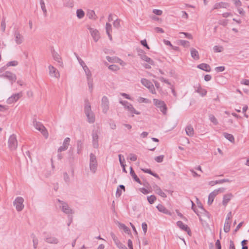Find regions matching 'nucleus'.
<instances>
[{"mask_svg": "<svg viewBox=\"0 0 249 249\" xmlns=\"http://www.w3.org/2000/svg\"><path fill=\"white\" fill-rule=\"evenodd\" d=\"M84 111L89 123H93L95 122V116L91 111L90 103L88 100H85Z\"/></svg>", "mask_w": 249, "mask_h": 249, "instance_id": "nucleus-1", "label": "nucleus"}, {"mask_svg": "<svg viewBox=\"0 0 249 249\" xmlns=\"http://www.w3.org/2000/svg\"><path fill=\"white\" fill-rule=\"evenodd\" d=\"M33 125L38 130L40 131L44 137L47 139L48 137V133L44 126L40 122L34 120Z\"/></svg>", "mask_w": 249, "mask_h": 249, "instance_id": "nucleus-2", "label": "nucleus"}, {"mask_svg": "<svg viewBox=\"0 0 249 249\" xmlns=\"http://www.w3.org/2000/svg\"><path fill=\"white\" fill-rule=\"evenodd\" d=\"M89 168L93 173L96 172L97 168V161L96 156L93 153L90 154Z\"/></svg>", "mask_w": 249, "mask_h": 249, "instance_id": "nucleus-3", "label": "nucleus"}, {"mask_svg": "<svg viewBox=\"0 0 249 249\" xmlns=\"http://www.w3.org/2000/svg\"><path fill=\"white\" fill-rule=\"evenodd\" d=\"M8 147L11 150H15L18 146V141L16 135H11L8 141Z\"/></svg>", "mask_w": 249, "mask_h": 249, "instance_id": "nucleus-4", "label": "nucleus"}, {"mask_svg": "<svg viewBox=\"0 0 249 249\" xmlns=\"http://www.w3.org/2000/svg\"><path fill=\"white\" fill-rule=\"evenodd\" d=\"M153 102L154 105L157 107L160 108V111L162 112L163 114H166L167 108L166 107V105L163 101L157 99H154Z\"/></svg>", "mask_w": 249, "mask_h": 249, "instance_id": "nucleus-5", "label": "nucleus"}, {"mask_svg": "<svg viewBox=\"0 0 249 249\" xmlns=\"http://www.w3.org/2000/svg\"><path fill=\"white\" fill-rule=\"evenodd\" d=\"M24 199L21 196L17 197L14 200L13 204L18 212L21 211L24 207Z\"/></svg>", "mask_w": 249, "mask_h": 249, "instance_id": "nucleus-6", "label": "nucleus"}, {"mask_svg": "<svg viewBox=\"0 0 249 249\" xmlns=\"http://www.w3.org/2000/svg\"><path fill=\"white\" fill-rule=\"evenodd\" d=\"M141 83L144 86H145L149 89V91L151 93H156V92L154 88V86L151 81L145 78H142L141 79Z\"/></svg>", "mask_w": 249, "mask_h": 249, "instance_id": "nucleus-7", "label": "nucleus"}, {"mask_svg": "<svg viewBox=\"0 0 249 249\" xmlns=\"http://www.w3.org/2000/svg\"><path fill=\"white\" fill-rule=\"evenodd\" d=\"M0 77L8 79L11 82L12 84L17 80V77L15 74L9 71H5L4 73L0 75Z\"/></svg>", "mask_w": 249, "mask_h": 249, "instance_id": "nucleus-8", "label": "nucleus"}, {"mask_svg": "<svg viewBox=\"0 0 249 249\" xmlns=\"http://www.w3.org/2000/svg\"><path fill=\"white\" fill-rule=\"evenodd\" d=\"M109 103L108 98L104 96L101 101V107L104 113H107L109 109Z\"/></svg>", "mask_w": 249, "mask_h": 249, "instance_id": "nucleus-9", "label": "nucleus"}, {"mask_svg": "<svg viewBox=\"0 0 249 249\" xmlns=\"http://www.w3.org/2000/svg\"><path fill=\"white\" fill-rule=\"evenodd\" d=\"M51 51L53 59L58 62L60 67H63V64L60 55L55 51L53 47H52Z\"/></svg>", "mask_w": 249, "mask_h": 249, "instance_id": "nucleus-10", "label": "nucleus"}, {"mask_svg": "<svg viewBox=\"0 0 249 249\" xmlns=\"http://www.w3.org/2000/svg\"><path fill=\"white\" fill-rule=\"evenodd\" d=\"M43 234L46 235L44 239L46 242L54 244H57L59 242V240L57 238L52 236L50 234H48L46 232H44Z\"/></svg>", "mask_w": 249, "mask_h": 249, "instance_id": "nucleus-11", "label": "nucleus"}, {"mask_svg": "<svg viewBox=\"0 0 249 249\" xmlns=\"http://www.w3.org/2000/svg\"><path fill=\"white\" fill-rule=\"evenodd\" d=\"M177 225L182 230L187 232L189 236H191L192 232L189 227L185 224H184L181 221H178L177 222Z\"/></svg>", "mask_w": 249, "mask_h": 249, "instance_id": "nucleus-12", "label": "nucleus"}, {"mask_svg": "<svg viewBox=\"0 0 249 249\" xmlns=\"http://www.w3.org/2000/svg\"><path fill=\"white\" fill-rule=\"evenodd\" d=\"M70 141L71 140L70 138H66L63 141V145L60 146L58 149V153L66 150L70 145Z\"/></svg>", "mask_w": 249, "mask_h": 249, "instance_id": "nucleus-13", "label": "nucleus"}, {"mask_svg": "<svg viewBox=\"0 0 249 249\" xmlns=\"http://www.w3.org/2000/svg\"><path fill=\"white\" fill-rule=\"evenodd\" d=\"M14 36H15V40L16 43L18 45L21 44L24 40V37L22 35L20 34L18 30H16L14 32Z\"/></svg>", "mask_w": 249, "mask_h": 249, "instance_id": "nucleus-14", "label": "nucleus"}, {"mask_svg": "<svg viewBox=\"0 0 249 249\" xmlns=\"http://www.w3.org/2000/svg\"><path fill=\"white\" fill-rule=\"evenodd\" d=\"M49 74L51 77L55 78H58L60 76V74L58 70H56L53 66L50 65L49 66Z\"/></svg>", "mask_w": 249, "mask_h": 249, "instance_id": "nucleus-15", "label": "nucleus"}, {"mask_svg": "<svg viewBox=\"0 0 249 249\" xmlns=\"http://www.w3.org/2000/svg\"><path fill=\"white\" fill-rule=\"evenodd\" d=\"M62 211L66 214H72L74 213L73 211L70 208L67 203L66 202L60 206Z\"/></svg>", "mask_w": 249, "mask_h": 249, "instance_id": "nucleus-16", "label": "nucleus"}, {"mask_svg": "<svg viewBox=\"0 0 249 249\" xmlns=\"http://www.w3.org/2000/svg\"><path fill=\"white\" fill-rule=\"evenodd\" d=\"M21 96V93L14 94L11 97L8 98L7 102L9 104H11L14 102H15L19 99Z\"/></svg>", "mask_w": 249, "mask_h": 249, "instance_id": "nucleus-17", "label": "nucleus"}, {"mask_svg": "<svg viewBox=\"0 0 249 249\" xmlns=\"http://www.w3.org/2000/svg\"><path fill=\"white\" fill-rule=\"evenodd\" d=\"M92 143L94 148L98 147V135L96 131H93L92 133Z\"/></svg>", "mask_w": 249, "mask_h": 249, "instance_id": "nucleus-18", "label": "nucleus"}, {"mask_svg": "<svg viewBox=\"0 0 249 249\" xmlns=\"http://www.w3.org/2000/svg\"><path fill=\"white\" fill-rule=\"evenodd\" d=\"M155 193L162 197L165 198L167 197L166 195L161 190L160 188L157 185H155L153 186Z\"/></svg>", "mask_w": 249, "mask_h": 249, "instance_id": "nucleus-19", "label": "nucleus"}, {"mask_svg": "<svg viewBox=\"0 0 249 249\" xmlns=\"http://www.w3.org/2000/svg\"><path fill=\"white\" fill-rule=\"evenodd\" d=\"M139 55L140 56V58L143 61L147 62L149 64L152 65H154V62L153 60H152L150 57H148L145 55V53L140 54L139 53Z\"/></svg>", "mask_w": 249, "mask_h": 249, "instance_id": "nucleus-20", "label": "nucleus"}, {"mask_svg": "<svg viewBox=\"0 0 249 249\" xmlns=\"http://www.w3.org/2000/svg\"><path fill=\"white\" fill-rule=\"evenodd\" d=\"M232 197L233 195L231 193L225 195L223 196V200L222 201L223 205L226 206Z\"/></svg>", "mask_w": 249, "mask_h": 249, "instance_id": "nucleus-21", "label": "nucleus"}, {"mask_svg": "<svg viewBox=\"0 0 249 249\" xmlns=\"http://www.w3.org/2000/svg\"><path fill=\"white\" fill-rule=\"evenodd\" d=\"M197 67L198 69L206 71L207 72H210L211 71V69L210 65L206 63H201L197 65Z\"/></svg>", "mask_w": 249, "mask_h": 249, "instance_id": "nucleus-22", "label": "nucleus"}, {"mask_svg": "<svg viewBox=\"0 0 249 249\" xmlns=\"http://www.w3.org/2000/svg\"><path fill=\"white\" fill-rule=\"evenodd\" d=\"M186 134L189 137H192L194 134V130L191 124H189L185 128Z\"/></svg>", "mask_w": 249, "mask_h": 249, "instance_id": "nucleus-23", "label": "nucleus"}, {"mask_svg": "<svg viewBox=\"0 0 249 249\" xmlns=\"http://www.w3.org/2000/svg\"><path fill=\"white\" fill-rule=\"evenodd\" d=\"M156 207L160 212L170 215H171V212L162 205L159 204Z\"/></svg>", "mask_w": 249, "mask_h": 249, "instance_id": "nucleus-24", "label": "nucleus"}, {"mask_svg": "<svg viewBox=\"0 0 249 249\" xmlns=\"http://www.w3.org/2000/svg\"><path fill=\"white\" fill-rule=\"evenodd\" d=\"M110 235L114 243L118 248L123 245L122 243L120 242L117 237L114 233L111 232L110 233Z\"/></svg>", "mask_w": 249, "mask_h": 249, "instance_id": "nucleus-25", "label": "nucleus"}, {"mask_svg": "<svg viewBox=\"0 0 249 249\" xmlns=\"http://www.w3.org/2000/svg\"><path fill=\"white\" fill-rule=\"evenodd\" d=\"M231 181L228 178L222 179L215 181H211L209 182V185L213 186L216 184H221L224 182H230Z\"/></svg>", "mask_w": 249, "mask_h": 249, "instance_id": "nucleus-26", "label": "nucleus"}, {"mask_svg": "<svg viewBox=\"0 0 249 249\" xmlns=\"http://www.w3.org/2000/svg\"><path fill=\"white\" fill-rule=\"evenodd\" d=\"M191 55L193 58L195 60H198L199 55L198 51L195 48H192L190 50Z\"/></svg>", "mask_w": 249, "mask_h": 249, "instance_id": "nucleus-27", "label": "nucleus"}, {"mask_svg": "<svg viewBox=\"0 0 249 249\" xmlns=\"http://www.w3.org/2000/svg\"><path fill=\"white\" fill-rule=\"evenodd\" d=\"M130 174L131 175V176H132V177L133 178L134 180L136 182H137V183H139L140 184H142V183L141 181L140 180L139 178L137 177V176L135 174V173L134 171L133 170L132 167H130Z\"/></svg>", "mask_w": 249, "mask_h": 249, "instance_id": "nucleus-28", "label": "nucleus"}, {"mask_svg": "<svg viewBox=\"0 0 249 249\" xmlns=\"http://www.w3.org/2000/svg\"><path fill=\"white\" fill-rule=\"evenodd\" d=\"M217 196L216 192L213 191L211 193L208 197V204L209 205H211L213 201L214 197Z\"/></svg>", "mask_w": 249, "mask_h": 249, "instance_id": "nucleus-29", "label": "nucleus"}, {"mask_svg": "<svg viewBox=\"0 0 249 249\" xmlns=\"http://www.w3.org/2000/svg\"><path fill=\"white\" fill-rule=\"evenodd\" d=\"M91 35L95 41L97 42L100 38L99 33L97 30H93L90 31Z\"/></svg>", "mask_w": 249, "mask_h": 249, "instance_id": "nucleus-30", "label": "nucleus"}, {"mask_svg": "<svg viewBox=\"0 0 249 249\" xmlns=\"http://www.w3.org/2000/svg\"><path fill=\"white\" fill-rule=\"evenodd\" d=\"M125 108H126L131 113H134L137 115H139L141 113L140 112L136 110L133 105L130 103Z\"/></svg>", "mask_w": 249, "mask_h": 249, "instance_id": "nucleus-31", "label": "nucleus"}, {"mask_svg": "<svg viewBox=\"0 0 249 249\" xmlns=\"http://www.w3.org/2000/svg\"><path fill=\"white\" fill-rule=\"evenodd\" d=\"M196 92L200 94L202 96H204L207 94V90L204 89H202L200 85L198 84L197 89L196 90Z\"/></svg>", "mask_w": 249, "mask_h": 249, "instance_id": "nucleus-32", "label": "nucleus"}, {"mask_svg": "<svg viewBox=\"0 0 249 249\" xmlns=\"http://www.w3.org/2000/svg\"><path fill=\"white\" fill-rule=\"evenodd\" d=\"M223 136H224V137L226 139L228 140L230 142H234L235 139H234L233 136L232 134H229V133H228L226 132H224Z\"/></svg>", "mask_w": 249, "mask_h": 249, "instance_id": "nucleus-33", "label": "nucleus"}, {"mask_svg": "<svg viewBox=\"0 0 249 249\" xmlns=\"http://www.w3.org/2000/svg\"><path fill=\"white\" fill-rule=\"evenodd\" d=\"M227 5V3L223 2L216 3L214 5L213 9H217L220 8H226V5Z\"/></svg>", "mask_w": 249, "mask_h": 249, "instance_id": "nucleus-34", "label": "nucleus"}, {"mask_svg": "<svg viewBox=\"0 0 249 249\" xmlns=\"http://www.w3.org/2000/svg\"><path fill=\"white\" fill-rule=\"evenodd\" d=\"M87 16L90 19H93L95 20L97 18V17L93 10H90L88 11L87 13Z\"/></svg>", "mask_w": 249, "mask_h": 249, "instance_id": "nucleus-35", "label": "nucleus"}, {"mask_svg": "<svg viewBox=\"0 0 249 249\" xmlns=\"http://www.w3.org/2000/svg\"><path fill=\"white\" fill-rule=\"evenodd\" d=\"M119 227H120V228L123 229L125 233L128 234L131 233L130 230L127 226H126L124 224L120 223Z\"/></svg>", "mask_w": 249, "mask_h": 249, "instance_id": "nucleus-36", "label": "nucleus"}, {"mask_svg": "<svg viewBox=\"0 0 249 249\" xmlns=\"http://www.w3.org/2000/svg\"><path fill=\"white\" fill-rule=\"evenodd\" d=\"M76 16L79 19L82 18L85 16V12L81 9H77L76 11Z\"/></svg>", "mask_w": 249, "mask_h": 249, "instance_id": "nucleus-37", "label": "nucleus"}, {"mask_svg": "<svg viewBox=\"0 0 249 249\" xmlns=\"http://www.w3.org/2000/svg\"><path fill=\"white\" fill-rule=\"evenodd\" d=\"M40 4L41 5V8L43 12V14L45 17L47 16V10L45 7V2L43 0H40Z\"/></svg>", "mask_w": 249, "mask_h": 249, "instance_id": "nucleus-38", "label": "nucleus"}, {"mask_svg": "<svg viewBox=\"0 0 249 249\" xmlns=\"http://www.w3.org/2000/svg\"><path fill=\"white\" fill-rule=\"evenodd\" d=\"M88 84L89 86V88L91 92L93 89V81L91 77L87 78Z\"/></svg>", "mask_w": 249, "mask_h": 249, "instance_id": "nucleus-39", "label": "nucleus"}, {"mask_svg": "<svg viewBox=\"0 0 249 249\" xmlns=\"http://www.w3.org/2000/svg\"><path fill=\"white\" fill-rule=\"evenodd\" d=\"M147 200L148 202L152 204L154 203V202L156 200L157 198L154 195H151L150 196H147Z\"/></svg>", "mask_w": 249, "mask_h": 249, "instance_id": "nucleus-40", "label": "nucleus"}, {"mask_svg": "<svg viewBox=\"0 0 249 249\" xmlns=\"http://www.w3.org/2000/svg\"><path fill=\"white\" fill-rule=\"evenodd\" d=\"M230 223L229 221H225L224 226V231L225 232H228L230 230Z\"/></svg>", "mask_w": 249, "mask_h": 249, "instance_id": "nucleus-41", "label": "nucleus"}, {"mask_svg": "<svg viewBox=\"0 0 249 249\" xmlns=\"http://www.w3.org/2000/svg\"><path fill=\"white\" fill-rule=\"evenodd\" d=\"M210 120L214 124L217 125L218 124V121L216 118L213 114H210L209 116Z\"/></svg>", "mask_w": 249, "mask_h": 249, "instance_id": "nucleus-42", "label": "nucleus"}, {"mask_svg": "<svg viewBox=\"0 0 249 249\" xmlns=\"http://www.w3.org/2000/svg\"><path fill=\"white\" fill-rule=\"evenodd\" d=\"M85 71L86 75L87 76V78L91 77V73L89 68L87 66H84L83 68Z\"/></svg>", "mask_w": 249, "mask_h": 249, "instance_id": "nucleus-43", "label": "nucleus"}, {"mask_svg": "<svg viewBox=\"0 0 249 249\" xmlns=\"http://www.w3.org/2000/svg\"><path fill=\"white\" fill-rule=\"evenodd\" d=\"M192 202V209L193 210L194 212L199 217V219L200 220H201V219L200 218V216L199 215V212L198 211L197 209L196 208V206L194 203L191 201Z\"/></svg>", "mask_w": 249, "mask_h": 249, "instance_id": "nucleus-44", "label": "nucleus"}, {"mask_svg": "<svg viewBox=\"0 0 249 249\" xmlns=\"http://www.w3.org/2000/svg\"><path fill=\"white\" fill-rule=\"evenodd\" d=\"M83 143L80 140H78L77 142V153L79 154L81 153Z\"/></svg>", "mask_w": 249, "mask_h": 249, "instance_id": "nucleus-45", "label": "nucleus"}, {"mask_svg": "<svg viewBox=\"0 0 249 249\" xmlns=\"http://www.w3.org/2000/svg\"><path fill=\"white\" fill-rule=\"evenodd\" d=\"M32 237L33 238V246L35 249L37 248L38 245V239L36 237L35 234H32L31 235Z\"/></svg>", "mask_w": 249, "mask_h": 249, "instance_id": "nucleus-46", "label": "nucleus"}, {"mask_svg": "<svg viewBox=\"0 0 249 249\" xmlns=\"http://www.w3.org/2000/svg\"><path fill=\"white\" fill-rule=\"evenodd\" d=\"M164 156L160 155L155 158V160L158 163H161L163 161Z\"/></svg>", "mask_w": 249, "mask_h": 249, "instance_id": "nucleus-47", "label": "nucleus"}, {"mask_svg": "<svg viewBox=\"0 0 249 249\" xmlns=\"http://www.w3.org/2000/svg\"><path fill=\"white\" fill-rule=\"evenodd\" d=\"M180 44L184 47H188L190 46V43L188 41L180 40Z\"/></svg>", "mask_w": 249, "mask_h": 249, "instance_id": "nucleus-48", "label": "nucleus"}, {"mask_svg": "<svg viewBox=\"0 0 249 249\" xmlns=\"http://www.w3.org/2000/svg\"><path fill=\"white\" fill-rule=\"evenodd\" d=\"M213 51L215 53H220L221 52L223 48L222 46H214L213 48Z\"/></svg>", "mask_w": 249, "mask_h": 249, "instance_id": "nucleus-49", "label": "nucleus"}, {"mask_svg": "<svg viewBox=\"0 0 249 249\" xmlns=\"http://www.w3.org/2000/svg\"><path fill=\"white\" fill-rule=\"evenodd\" d=\"M106 30L107 34L112 31L111 25L109 23H107L106 24Z\"/></svg>", "mask_w": 249, "mask_h": 249, "instance_id": "nucleus-50", "label": "nucleus"}, {"mask_svg": "<svg viewBox=\"0 0 249 249\" xmlns=\"http://www.w3.org/2000/svg\"><path fill=\"white\" fill-rule=\"evenodd\" d=\"M120 20L117 18L114 22H113V26L115 28H119L120 27Z\"/></svg>", "mask_w": 249, "mask_h": 249, "instance_id": "nucleus-51", "label": "nucleus"}, {"mask_svg": "<svg viewBox=\"0 0 249 249\" xmlns=\"http://www.w3.org/2000/svg\"><path fill=\"white\" fill-rule=\"evenodd\" d=\"M119 159L121 166H124V162L125 161L124 157L120 154L119 155Z\"/></svg>", "mask_w": 249, "mask_h": 249, "instance_id": "nucleus-52", "label": "nucleus"}, {"mask_svg": "<svg viewBox=\"0 0 249 249\" xmlns=\"http://www.w3.org/2000/svg\"><path fill=\"white\" fill-rule=\"evenodd\" d=\"M142 229L143 230L144 235H145L147 231V225L145 222H143L142 224Z\"/></svg>", "mask_w": 249, "mask_h": 249, "instance_id": "nucleus-53", "label": "nucleus"}, {"mask_svg": "<svg viewBox=\"0 0 249 249\" xmlns=\"http://www.w3.org/2000/svg\"><path fill=\"white\" fill-rule=\"evenodd\" d=\"M108 69L110 70L116 71L119 69V68L116 65L113 64L109 66Z\"/></svg>", "mask_w": 249, "mask_h": 249, "instance_id": "nucleus-54", "label": "nucleus"}, {"mask_svg": "<svg viewBox=\"0 0 249 249\" xmlns=\"http://www.w3.org/2000/svg\"><path fill=\"white\" fill-rule=\"evenodd\" d=\"M18 62L17 61H12L7 64V66H16L18 65Z\"/></svg>", "mask_w": 249, "mask_h": 249, "instance_id": "nucleus-55", "label": "nucleus"}, {"mask_svg": "<svg viewBox=\"0 0 249 249\" xmlns=\"http://www.w3.org/2000/svg\"><path fill=\"white\" fill-rule=\"evenodd\" d=\"M129 159L133 161H135L137 159V157L136 155L134 154H130L129 155Z\"/></svg>", "mask_w": 249, "mask_h": 249, "instance_id": "nucleus-56", "label": "nucleus"}, {"mask_svg": "<svg viewBox=\"0 0 249 249\" xmlns=\"http://www.w3.org/2000/svg\"><path fill=\"white\" fill-rule=\"evenodd\" d=\"M159 79L160 81L164 82L167 84L171 86V83L168 80L164 78L163 77H160L159 78Z\"/></svg>", "mask_w": 249, "mask_h": 249, "instance_id": "nucleus-57", "label": "nucleus"}, {"mask_svg": "<svg viewBox=\"0 0 249 249\" xmlns=\"http://www.w3.org/2000/svg\"><path fill=\"white\" fill-rule=\"evenodd\" d=\"M236 7H238L242 5V2L240 0H232Z\"/></svg>", "mask_w": 249, "mask_h": 249, "instance_id": "nucleus-58", "label": "nucleus"}, {"mask_svg": "<svg viewBox=\"0 0 249 249\" xmlns=\"http://www.w3.org/2000/svg\"><path fill=\"white\" fill-rule=\"evenodd\" d=\"M153 13L155 15L160 16L162 14V11L159 9H154L153 10Z\"/></svg>", "mask_w": 249, "mask_h": 249, "instance_id": "nucleus-59", "label": "nucleus"}, {"mask_svg": "<svg viewBox=\"0 0 249 249\" xmlns=\"http://www.w3.org/2000/svg\"><path fill=\"white\" fill-rule=\"evenodd\" d=\"M217 72L223 71L225 70V68L224 66L217 67L215 69Z\"/></svg>", "mask_w": 249, "mask_h": 249, "instance_id": "nucleus-60", "label": "nucleus"}, {"mask_svg": "<svg viewBox=\"0 0 249 249\" xmlns=\"http://www.w3.org/2000/svg\"><path fill=\"white\" fill-rule=\"evenodd\" d=\"M219 23L220 25L225 26L228 24V20L227 19H223V20H219Z\"/></svg>", "mask_w": 249, "mask_h": 249, "instance_id": "nucleus-61", "label": "nucleus"}, {"mask_svg": "<svg viewBox=\"0 0 249 249\" xmlns=\"http://www.w3.org/2000/svg\"><path fill=\"white\" fill-rule=\"evenodd\" d=\"M141 43L142 46L145 47L147 49H149V47L147 44L146 39H143V40H141Z\"/></svg>", "mask_w": 249, "mask_h": 249, "instance_id": "nucleus-62", "label": "nucleus"}, {"mask_svg": "<svg viewBox=\"0 0 249 249\" xmlns=\"http://www.w3.org/2000/svg\"><path fill=\"white\" fill-rule=\"evenodd\" d=\"M198 207L201 209V211L199 213H207V212L205 210V209L203 208L202 205L201 203L197 204Z\"/></svg>", "mask_w": 249, "mask_h": 249, "instance_id": "nucleus-63", "label": "nucleus"}, {"mask_svg": "<svg viewBox=\"0 0 249 249\" xmlns=\"http://www.w3.org/2000/svg\"><path fill=\"white\" fill-rule=\"evenodd\" d=\"M215 247L217 249H221V246L219 240H217L215 242Z\"/></svg>", "mask_w": 249, "mask_h": 249, "instance_id": "nucleus-64", "label": "nucleus"}]
</instances>
